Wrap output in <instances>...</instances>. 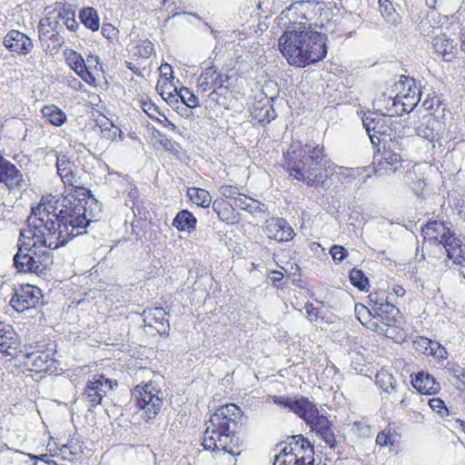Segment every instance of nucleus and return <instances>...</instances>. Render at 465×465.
Wrapping results in <instances>:
<instances>
[{
  "instance_id": "obj_1",
  "label": "nucleus",
  "mask_w": 465,
  "mask_h": 465,
  "mask_svg": "<svg viewBox=\"0 0 465 465\" xmlns=\"http://www.w3.org/2000/svg\"><path fill=\"white\" fill-rule=\"evenodd\" d=\"M74 193L52 197L32 208L26 223L32 226L35 236L53 248L64 246L70 240L86 232L88 221L81 196H88L89 190L74 186Z\"/></svg>"
},
{
  "instance_id": "obj_2",
  "label": "nucleus",
  "mask_w": 465,
  "mask_h": 465,
  "mask_svg": "<svg viewBox=\"0 0 465 465\" xmlns=\"http://www.w3.org/2000/svg\"><path fill=\"white\" fill-rule=\"evenodd\" d=\"M285 170L298 181L310 186H323L333 162L322 144L292 142L283 154Z\"/></svg>"
},
{
  "instance_id": "obj_3",
  "label": "nucleus",
  "mask_w": 465,
  "mask_h": 465,
  "mask_svg": "<svg viewBox=\"0 0 465 465\" xmlns=\"http://www.w3.org/2000/svg\"><path fill=\"white\" fill-rule=\"evenodd\" d=\"M279 50L291 65L305 67L326 56V35L294 21L280 37Z\"/></svg>"
},
{
  "instance_id": "obj_4",
  "label": "nucleus",
  "mask_w": 465,
  "mask_h": 465,
  "mask_svg": "<svg viewBox=\"0 0 465 465\" xmlns=\"http://www.w3.org/2000/svg\"><path fill=\"white\" fill-rule=\"evenodd\" d=\"M243 412L236 404L218 408L207 421L202 445L207 450H223L232 455L240 454L237 430Z\"/></svg>"
},
{
  "instance_id": "obj_5",
  "label": "nucleus",
  "mask_w": 465,
  "mask_h": 465,
  "mask_svg": "<svg viewBox=\"0 0 465 465\" xmlns=\"http://www.w3.org/2000/svg\"><path fill=\"white\" fill-rule=\"evenodd\" d=\"M19 232L18 250L13 261L14 266L19 272H32L36 275H45L54 262L53 250L57 248L44 244L35 236L32 226L26 225Z\"/></svg>"
},
{
  "instance_id": "obj_6",
  "label": "nucleus",
  "mask_w": 465,
  "mask_h": 465,
  "mask_svg": "<svg viewBox=\"0 0 465 465\" xmlns=\"http://www.w3.org/2000/svg\"><path fill=\"white\" fill-rule=\"evenodd\" d=\"M275 455L273 465H314V449L308 439L294 435Z\"/></svg>"
},
{
  "instance_id": "obj_7",
  "label": "nucleus",
  "mask_w": 465,
  "mask_h": 465,
  "mask_svg": "<svg viewBox=\"0 0 465 465\" xmlns=\"http://www.w3.org/2000/svg\"><path fill=\"white\" fill-rule=\"evenodd\" d=\"M131 400L142 411L141 417L148 421L160 412L163 404V392L153 383L137 385L132 391Z\"/></svg>"
},
{
  "instance_id": "obj_8",
  "label": "nucleus",
  "mask_w": 465,
  "mask_h": 465,
  "mask_svg": "<svg viewBox=\"0 0 465 465\" xmlns=\"http://www.w3.org/2000/svg\"><path fill=\"white\" fill-rule=\"evenodd\" d=\"M63 25L51 14L42 18L38 24V36L41 47L45 53L55 54L64 45V37L60 35Z\"/></svg>"
},
{
  "instance_id": "obj_9",
  "label": "nucleus",
  "mask_w": 465,
  "mask_h": 465,
  "mask_svg": "<svg viewBox=\"0 0 465 465\" xmlns=\"http://www.w3.org/2000/svg\"><path fill=\"white\" fill-rule=\"evenodd\" d=\"M361 121L373 148L388 143L391 131V118H388L386 114L367 112L362 115Z\"/></svg>"
},
{
  "instance_id": "obj_10",
  "label": "nucleus",
  "mask_w": 465,
  "mask_h": 465,
  "mask_svg": "<svg viewBox=\"0 0 465 465\" xmlns=\"http://www.w3.org/2000/svg\"><path fill=\"white\" fill-rule=\"evenodd\" d=\"M401 320L400 310L392 303H386L384 307H378V311L369 319L367 326L369 329L380 334L391 337L395 327Z\"/></svg>"
},
{
  "instance_id": "obj_11",
  "label": "nucleus",
  "mask_w": 465,
  "mask_h": 465,
  "mask_svg": "<svg viewBox=\"0 0 465 465\" xmlns=\"http://www.w3.org/2000/svg\"><path fill=\"white\" fill-rule=\"evenodd\" d=\"M396 144L390 138V143L382 144V151L378 148V154L374 153V172L376 173H394L402 167V159L396 151Z\"/></svg>"
},
{
  "instance_id": "obj_12",
  "label": "nucleus",
  "mask_w": 465,
  "mask_h": 465,
  "mask_svg": "<svg viewBox=\"0 0 465 465\" xmlns=\"http://www.w3.org/2000/svg\"><path fill=\"white\" fill-rule=\"evenodd\" d=\"M41 289L31 284H23L15 289L10 305L19 312L44 303Z\"/></svg>"
},
{
  "instance_id": "obj_13",
  "label": "nucleus",
  "mask_w": 465,
  "mask_h": 465,
  "mask_svg": "<svg viewBox=\"0 0 465 465\" xmlns=\"http://www.w3.org/2000/svg\"><path fill=\"white\" fill-rule=\"evenodd\" d=\"M273 403L282 406L295 413L305 422L316 415V405L310 401L308 398L301 396L300 398H290L284 396H273Z\"/></svg>"
},
{
  "instance_id": "obj_14",
  "label": "nucleus",
  "mask_w": 465,
  "mask_h": 465,
  "mask_svg": "<svg viewBox=\"0 0 465 465\" xmlns=\"http://www.w3.org/2000/svg\"><path fill=\"white\" fill-rule=\"evenodd\" d=\"M421 234L425 241L432 243L441 244L445 251L447 244L452 243L451 240H455L453 233H451L449 227L442 222L432 221L427 223L421 230Z\"/></svg>"
},
{
  "instance_id": "obj_15",
  "label": "nucleus",
  "mask_w": 465,
  "mask_h": 465,
  "mask_svg": "<svg viewBox=\"0 0 465 465\" xmlns=\"http://www.w3.org/2000/svg\"><path fill=\"white\" fill-rule=\"evenodd\" d=\"M264 232L268 238L278 242H286L293 239L295 232L290 223L283 218L272 217L265 222Z\"/></svg>"
},
{
  "instance_id": "obj_16",
  "label": "nucleus",
  "mask_w": 465,
  "mask_h": 465,
  "mask_svg": "<svg viewBox=\"0 0 465 465\" xmlns=\"http://www.w3.org/2000/svg\"><path fill=\"white\" fill-rule=\"evenodd\" d=\"M312 431L316 433L331 449H334L337 441L332 430L331 422L323 414H320L319 410H316V415H312L306 422Z\"/></svg>"
},
{
  "instance_id": "obj_17",
  "label": "nucleus",
  "mask_w": 465,
  "mask_h": 465,
  "mask_svg": "<svg viewBox=\"0 0 465 465\" xmlns=\"http://www.w3.org/2000/svg\"><path fill=\"white\" fill-rule=\"evenodd\" d=\"M3 44L9 52L17 55H26L34 48L32 39L17 30L9 31L4 37Z\"/></svg>"
},
{
  "instance_id": "obj_18",
  "label": "nucleus",
  "mask_w": 465,
  "mask_h": 465,
  "mask_svg": "<svg viewBox=\"0 0 465 465\" xmlns=\"http://www.w3.org/2000/svg\"><path fill=\"white\" fill-rule=\"evenodd\" d=\"M21 341L11 325L0 322V352L15 357L20 352Z\"/></svg>"
},
{
  "instance_id": "obj_19",
  "label": "nucleus",
  "mask_w": 465,
  "mask_h": 465,
  "mask_svg": "<svg viewBox=\"0 0 465 465\" xmlns=\"http://www.w3.org/2000/svg\"><path fill=\"white\" fill-rule=\"evenodd\" d=\"M444 124L433 114L424 115L416 127V134L430 142L437 141L441 137Z\"/></svg>"
},
{
  "instance_id": "obj_20",
  "label": "nucleus",
  "mask_w": 465,
  "mask_h": 465,
  "mask_svg": "<svg viewBox=\"0 0 465 465\" xmlns=\"http://www.w3.org/2000/svg\"><path fill=\"white\" fill-rule=\"evenodd\" d=\"M0 183H4L9 190L20 189L25 184L22 173L3 157H0Z\"/></svg>"
},
{
  "instance_id": "obj_21",
  "label": "nucleus",
  "mask_w": 465,
  "mask_h": 465,
  "mask_svg": "<svg viewBox=\"0 0 465 465\" xmlns=\"http://www.w3.org/2000/svg\"><path fill=\"white\" fill-rule=\"evenodd\" d=\"M66 64L78 74L85 83L93 84L95 77L88 70L82 55L72 49H66L64 52Z\"/></svg>"
},
{
  "instance_id": "obj_22",
  "label": "nucleus",
  "mask_w": 465,
  "mask_h": 465,
  "mask_svg": "<svg viewBox=\"0 0 465 465\" xmlns=\"http://www.w3.org/2000/svg\"><path fill=\"white\" fill-rule=\"evenodd\" d=\"M143 321L146 325L153 327L158 333H167L170 330L167 312L161 307H154L143 311Z\"/></svg>"
},
{
  "instance_id": "obj_23",
  "label": "nucleus",
  "mask_w": 465,
  "mask_h": 465,
  "mask_svg": "<svg viewBox=\"0 0 465 465\" xmlns=\"http://www.w3.org/2000/svg\"><path fill=\"white\" fill-rule=\"evenodd\" d=\"M213 210L216 213L219 220L227 224H235L240 221V214L235 211L233 203L225 199H216L213 203Z\"/></svg>"
},
{
  "instance_id": "obj_24",
  "label": "nucleus",
  "mask_w": 465,
  "mask_h": 465,
  "mask_svg": "<svg viewBox=\"0 0 465 465\" xmlns=\"http://www.w3.org/2000/svg\"><path fill=\"white\" fill-rule=\"evenodd\" d=\"M27 358L31 360V365L35 371L53 372L57 370V361L49 351L33 352L28 354Z\"/></svg>"
},
{
  "instance_id": "obj_25",
  "label": "nucleus",
  "mask_w": 465,
  "mask_h": 465,
  "mask_svg": "<svg viewBox=\"0 0 465 465\" xmlns=\"http://www.w3.org/2000/svg\"><path fill=\"white\" fill-rule=\"evenodd\" d=\"M412 386L420 393L436 394L440 389V383L428 372L419 371L411 375Z\"/></svg>"
},
{
  "instance_id": "obj_26",
  "label": "nucleus",
  "mask_w": 465,
  "mask_h": 465,
  "mask_svg": "<svg viewBox=\"0 0 465 465\" xmlns=\"http://www.w3.org/2000/svg\"><path fill=\"white\" fill-rule=\"evenodd\" d=\"M274 98L256 101L252 106V118L260 123H270L277 117L272 102Z\"/></svg>"
},
{
  "instance_id": "obj_27",
  "label": "nucleus",
  "mask_w": 465,
  "mask_h": 465,
  "mask_svg": "<svg viewBox=\"0 0 465 465\" xmlns=\"http://www.w3.org/2000/svg\"><path fill=\"white\" fill-rule=\"evenodd\" d=\"M55 165L57 169V174L61 177L64 185L74 186V182H75V176L74 171L75 169V165L74 162H72L67 155L63 153H55Z\"/></svg>"
},
{
  "instance_id": "obj_28",
  "label": "nucleus",
  "mask_w": 465,
  "mask_h": 465,
  "mask_svg": "<svg viewBox=\"0 0 465 465\" xmlns=\"http://www.w3.org/2000/svg\"><path fill=\"white\" fill-rule=\"evenodd\" d=\"M197 219L188 210L178 212L173 220L172 225L179 232H193L196 230Z\"/></svg>"
},
{
  "instance_id": "obj_29",
  "label": "nucleus",
  "mask_w": 465,
  "mask_h": 465,
  "mask_svg": "<svg viewBox=\"0 0 465 465\" xmlns=\"http://www.w3.org/2000/svg\"><path fill=\"white\" fill-rule=\"evenodd\" d=\"M431 45L434 52L441 55L444 61H450L454 56L455 45L446 35L434 37Z\"/></svg>"
},
{
  "instance_id": "obj_30",
  "label": "nucleus",
  "mask_w": 465,
  "mask_h": 465,
  "mask_svg": "<svg viewBox=\"0 0 465 465\" xmlns=\"http://www.w3.org/2000/svg\"><path fill=\"white\" fill-rule=\"evenodd\" d=\"M452 243L447 244V256L452 261V267L465 263V242L456 238Z\"/></svg>"
},
{
  "instance_id": "obj_31",
  "label": "nucleus",
  "mask_w": 465,
  "mask_h": 465,
  "mask_svg": "<svg viewBox=\"0 0 465 465\" xmlns=\"http://www.w3.org/2000/svg\"><path fill=\"white\" fill-rule=\"evenodd\" d=\"M84 204L85 213L84 216L88 221V225L92 222L98 221L101 218L102 213V204L91 194V191L89 190L88 196H81Z\"/></svg>"
},
{
  "instance_id": "obj_32",
  "label": "nucleus",
  "mask_w": 465,
  "mask_h": 465,
  "mask_svg": "<svg viewBox=\"0 0 465 465\" xmlns=\"http://www.w3.org/2000/svg\"><path fill=\"white\" fill-rule=\"evenodd\" d=\"M403 85L404 87L407 86L408 90L405 94L401 96L402 102L410 103L413 102L415 104V107L417 106L418 103L420 102V91L417 89L415 86V81L412 78H409L405 75L401 76V80L399 83L396 84V86Z\"/></svg>"
},
{
  "instance_id": "obj_33",
  "label": "nucleus",
  "mask_w": 465,
  "mask_h": 465,
  "mask_svg": "<svg viewBox=\"0 0 465 465\" xmlns=\"http://www.w3.org/2000/svg\"><path fill=\"white\" fill-rule=\"evenodd\" d=\"M81 23L88 29L95 32L100 27V18L94 7H84L79 12Z\"/></svg>"
},
{
  "instance_id": "obj_34",
  "label": "nucleus",
  "mask_w": 465,
  "mask_h": 465,
  "mask_svg": "<svg viewBox=\"0 0 465 465\" xmlns=\"http://www.w3.org/2000/svg\"><path fill=\"white\" fill-rule=\"evenodd\" d=\"M390 102L391 104L387 108L386 114L388 118L392 117L393 115H401L403 113H410L415 108L414 101L410 103L402 102L399 94L394 98H390Z\"/></svg>"
},
{
  "instance_id": "obj_35",
  "label": "nucleus",
  "mask_w": 465,
  "mask_h": 465,
  "mask_svg": "<svg viewBox=\"0 0 465 465\" xmlns=\"http://www.w3.org/2000/svg\"><path fill=\"white\" fill-rule=\"evenodd\" d=\"M41 112L43 116L53 125L61 126L66 121L65 114L54 104L45 105Z\"/></svg>"
},
{
  "instance_id": "obj_36",
  "label": "nucleus",
  "mask_w": 465,
  "mask_h": 465,
  "mask_svg": "<svg viewBox=\"0 0 465 465\" xmlns=\"http://www.w3.org/2000/svg\"><path fill=\"white\" fill-rule=\"evenodd\" d=\"M189 199L198 206L207 208L212 203V197L209 192L204 189L192 187L187 191Z\"/></svg>"
},
{
  "instance_id": "obj_37",
  "label": "nucleus",
  "mask_w": 465,
  "mask_h": 465,
  "mask_svg": "<svg viewBox=\"0 0 465 465\" xmlns=\"http://www.w3.org/2000/svg\"><path fill=\"white\" fill-rule=\"evenodd\" d=\"M54 18L59 20V24L66 26V28L72 32L75 31L79 25L75 20L74 12L69 8H60L56 15H53Z\"/></svg>"
},
{
  "instance_id": "obj_38",
  "label": "nucleus",
  "mask_w": 465,
  "mask_h": 465,
  "mask_svg": "<svg viewBox=\"0 0 465 465\" xmlns=\"http://www.w3.org/2000/svg\"><path fill=\"white\" fill-rule=\"evenodd\" d=\"M379 8L386 23L394 25L398 24L400 19L399 14L390 0H379Z\"/></svg>"
},
{
  "instance_id": "obj_39",
  "label": "nucleus",
  "mask_w": 465,
  "mask_h": 465,
  "mask_svg": "<svg viewBox=\"0 0 465 465\" xmlns=\"http://www.w3.org/2000/svg\"><path fill=\"white\" fill-rule=\"evenodd\" d=\"M329 174L334 175L337 181L344 186H348L355 179L352 169L338 166L334 163L332 169L329 171Z\"/></svg>"
},
{
  "instance_id": "obj_40",
  "label": "nucleus",
  "mask_w": 465,
  "mask_h": 465,
  "mask_svg": "<svg viewBox=\"0 0 465 465\" xmlns=\"http://www.w3.org/2000/svg\"><path fill=\"white\" fill-rule=\"evenodd\" d=\"M130 226L131 232L126 231L129 233V239L132 242H139L147 231L148 223L147 221L134 219Z\"/></svg>"
},
{
  "instance_id": "obj_41",
  "label": "nucleus",
  "mask_w": 465,
  "mask_h": 465,
  "mask_svg": "<svg viewBox=\"0 0 465 465\" xmlns=\"http://www.w3.org/2000/svg\"><path fill=\"white\" fill-rule=\"evenodd\" d=\"M215 74L213 66H209L201 74L197 81L198 92L205 93L213 88L212 78Z\"/></svg>"
},
{
  "instance_id": "obj_42",
  "label": "nucleus",
  "mask_w": 465,
  "mask_h": 465,
  "mask_svg": "<svg viewBox=\"0 0 465 465\" xmlns=\"http://www.w3.org/2000/svg\"><path fill=\"white\" fill-rule=\"evenodd\" d=\"M404 181L408 183L412 191L419 194L424 188L425 183L422 179L417 177L415 169L408 170L404 174Z\"/></svg>"
},
{
  "instance_id": "obj_43",
  "label": "nucleus",
  "mask_w": 465,
  "mask_h": 465,
  "mask_svg": "<svg viewBox=\"0 0 465 465\" xmlns=\"http://www.w3.org/2000/svg\"><path fill=\"white\" fill-rule=\"evenodd\" d=\"M370 301V308L374 312L378 311V307H384L386 303H390L388 294L383 292H371L368 296Z\"/></svg>"
},
{
  "instance_id": "obj_44",
  "label": "nucleus",
  "mask_w": 465,
  "mask_h": 465,
  "mask_svg": "<svg viewBox=\"0 0 465 465\" xmlns=\"http://www.w3.org/2000/svg\"><path fill=\"white\" fill-rule=\"evenodd\" d=\"M350 281L351 284L360 291H365L369 285V280L361 270L352 269L350 272Z\"/></svg>"
},
{
  "instance_id": "obj_45",
  "label": "nucleus",
  "mask_w": 465,
  "mask_h": 465,
  "mask_svg": "<svg viewBox=\"0 0 465 465\" xmlns=\"http://www.w3.org/2000/svg\"><path fill=\"white\" fill-rule=\"evenodd\" d=\"M376 384L386 392H391L395 389L394 377L387 372L376 375Z\"/></svg>"
},
{
  "instance_id": "obj_46",
  "label": "nucleus",
  "mask_w": 465,
  "mask_h": 465,
  "mask_svg": "<svg viewBox=\"0 0 465 465\" xmlns=\"http://www.w3.org/2000/svg\"><path fill=\"white\" fill-rule=\"evenodd\" d=\"M179 98L189 108L200 105L198 97L187 87H182L178 93Z\"/></svg>"
},
{
  "instance_id": "obj_47",
  "label": "nucleus",
  "mask_w": 465,
  "mask_h": 465,
  "mask_svg": "<svg viewBox=\"0 0 465 465\" xmlns=\"http://www.w3.org/2000/svg\"><path fill=\"white\" fill-rule=\"evenodd\" d=\"M82 398L86 401L91 407H96L102 403L104 397L102 393L96 392L92 388L85 385L84 391L82 393Z\"/></svg>"
},
{
  "instance_id": "obj_48",
  "label": "nucleus",
  "mask_w": 465,
  "mask_h": 465,
  "mask_svg": "<svg viewBox=\"0 0 465 465\" xmlns=\"http://www.w3.org/2000/svg\"><path fill=\"white\" fill-rule=\"evenodd\" d=\"M219 193L222 195L221 198L228 199L231 203H233L238 195L241 193L240 189L231 184H223L219 188Z\"/></svg>"
},
{
  "instance_id": "obj_49",
  "label": "nucleus",
  "mask_w": 465,
  "mask_h": 465,
  "mask_svg": "<svg viewBox=\"0 0 465 465\" xmlns=\"http://www.w3.org/2000/svg\"><path fill=\"white\" fill-rule=\"evenodd\" d=\"M133 213L134 219L148 221L151 219L150 212L144 206V203L143 200L139 201L136 203L132 205Z\"/></svg>"
},
{
  "instance_id": "obj_50",
  "label": "nucleus",
  "mask_w": 465,
  "mask_h": 465,
  "mask_svg": "<svg viewBox=\"0 0 465 465\" xmlns=\"http://www.w3.org/2000/svg\"><path fill=\"white\" fill-rule=\"evenodd\" d=\"M309 4H311L310 1H304V0L295 1L292 4H291L287 8L282 10V12L281 13V16L282 17L284 16L286 18H289L290 20H291V16L292 14L299 16L298 12L300 11V8H302L304 5H309Z\"/></svg>"
},
{
  "instance_id": "obj_51",
  "label": "nucleus",
  "mask_w": 465,
  "mask_h": 465,
  "mask_svg": "<svg viewBox=\"0 0 465 465\" xmlns=\"http://www.w3.org/2000/svg\"><path fill=\"white\" fill-rule=\"evenodd\" d=\"M376 443L381 447L392 446L394 443V439H392L391 430H383L379 432L376 437Z\"/></svg>"
},
{
  "instance_id": "obj_52",
  "label": "nucleus",
  "mask_w": 465,
  "mask_h": 465,
  "mask_svg": "<svg viewBox=\"0 0 465 465\" xmlns=\"http://www.w3.org/2000/svg\"><path fill=\"white\" fill-rule=\"evenodd\" d=\"M430 407L441 417L449 414V410L445 405V402L440 398H433L429 401Z\"/></svg>"
},
{
  "instance_id": "obj_53",
  "label": "nucleus",
  "mask_w": 465,
  "mask_h": 465,
  "mask_svg": "<svg viewBox=\"0 0 465 465\" xmlns=\"http://www.w3.org/2000/svg\"><path fill=\"white\" fill-rule=\"evenodd\" d=\"M100 128L102 136L107 140H114L117 135V132L119 131L116 126L108 122L103 124Z\"/></svg>"
},
{
  "instance_id": "obj_54",
  "label": "nucleus",
  "mask_w": 465,
  "mask_h": 465,
  "mask_svg": "<svg viewBox=\"0 0 465 465\" xmlns=\"http://www.w3.org/2000/svg\"><path fill=\"white\" fill-rule=\"evenodd\" d=\"M352 430L362 438H367L371 435V427L362 420L354 421L352 424Z\"/></svg>"
},
{
  "instance_id": "obj_55",
  "label": "nucleus",
  "mask_w": 465,
  "mask_h": 465,
  "mask_svg": "<svg viewBox=\"0 0 465 465\" xmlns=\"http://www.w3.org/2000/svg\"><path fill=\"white\" fill-rule=\"evenodd\" d=\"M330 253L335 262H341L348 255V251L341 245H333Z\"/></svg>"
},
{
  "instance_id": "obj_56",
  "label": "nucleus",
  "mask_w": 465,
  "mask_h": 465,
  "mask_svg": "<svg viewBox=\"0 0 465 465\" xmlns=\"http://www.w3.org/2000/svg\"><path fill=\"white\" fill-rule=\"evenodd\" d=\"M61 451L65 459L67 458V454L71 456H76L81 452V446L77 442H74L71 440L67 444L64 445L61 449Z\"/></svg>"
},
{
  "instance_id": "obj_57",
  "label": "nucleus",
  "mask_w": 465,
  "mask_h": 465,
  "mask_svg": "<svg viewBox=\"0 0 465 465\" xmlns=\"http://www.w3.org/2000/svg\"><path fill=\"white\" fill-rule=\"evenodd\" d=\"M245 211L251 214L258 213H265L267 212V206L264 203L259 202L258 200L251 198Z\"/></svg>"
},
{
  "instance_id": "obj_58",
  "label": "nucleus",
  "mask_w": 465,
  "mask_h": 465,
  "mask_svg": "<svg viewBox=\"0 0 465 465\" xmlns=\"http://www.w3.org/2000/svg\"><path fill=\"white\" fill-rule=\"evenodd\" d=\"M142 109L153 120H155L161 114L158 107L151 101L143 102Z\"/></svg>"
},
{
  "instance_id": "obj_59",
  "label": "nucleus",
  "mask_w": 465,
  "mask_h": 465,
  "mask_svg": "<svg viewBox=\"0 0 465 465\" xmlns=\"http://www.w3.org/2000/svg\"><path fill=\"white\" fill-rule=\"evenodd\" d=\"M136 48L138 55L143 58H148L153 51V45L149 41H143Z\"/></svg>"
},
{
  "instance_id": "obj_60",
  "label": "nucleus",
  "mask_w": 465,
  "mask_h": 465,
  "mask_svg": "<svg viewBox=\"0 0 465 465\" xmlns=\"http://www.w3.org/2000/svg\"><path fill=\"white\" fill-rule=\"evenodd\" d=\"M100 380H102V374H95L87 381L86 386L92 388L96 392L102 393L103 397H104V391L102 389L103 383Z\"/></svg>"
},
{
  "instance_id": "obj_61",
  "label": "nucleus",
  "mask_w": 465,
  "mask_h": 465,
  "mask_svg": "<svg viewBox=\"0 0 465 465\" xmlns=\"http://www.w3.org/2000/svg\"><path fill=\"white\" fill-rule=\"evenodd\" d=\"M355 313H356L359 321H361V322H362V323H363V318L365 317V314L368 316H371V317L373 315V312L371 311V309L366 307L363 304H356L355 305Z\"/></svg>"
},
{
  "instance_id": "obj_62",
  "label": "nucleus",
  "mask_w": 465,
  "mask_h": 465,
  "mask_svg": "<svg viewBox=\"0 0 465 465\" xmlns=\"http://www.w3.org/2000/svg\"><path fill=\"white\" fill-rule=\"evenodd\" d=\"M250 200H251V197L241 193L238 195V197L235 199V201L233 202L235 209L238 208V209L245 211Z\"/></svg>"
},
{
  "instance_id": "obj_63",
  "label": "nucleus",
  "mask_w": 465,
  "mask_h": 465,
  "mask_svg": "<svg viewBox=\"0 0 465 465\" xmlns=\"http://www.w3.org/2000/svg\"><path fill=\"white\" fill-rule=\"evenodd\" d=\"M117 33V29L111 24H104L102 26V34L107 39H114L116 37Z\"/></svg>"
},
{
  "instance_id": "obj_64",
  "label": "nucleus",
  "mask_w": 465,
  "mask_h": 465,
  "mask_svg": "<svg viewBox=\"0 0 465 465\" xmlns=\"http://www.w3.org/2000/svg\"><path fill=\"white\" fill-rule=\"evenodd\" d=\"M141 200L142 199H140V194L137 187L135 185H131L130 191L128 193V199L126 201V204H128V202H130L133 205L134 203H136Z\"/></svg>"
}]
</instances>
